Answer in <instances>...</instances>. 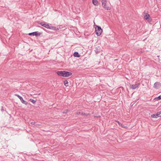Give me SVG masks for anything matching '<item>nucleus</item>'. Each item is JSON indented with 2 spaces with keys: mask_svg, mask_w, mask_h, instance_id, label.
Segmentation results:
<instances>
[{
  "mask_svg": "<svg viewBox=\"0 0 161 161\" xmlns=\"http://www.w3.org/2000/svg\"><path fill=\"white\" fill-rule=\"evenodd\" d=\"M41 26H43L48 29L52 30L54 31H57L58 29L55 26L51 25V24H48L47 23L44 22H41L39 23Z\"/></svg>",
  "mask_w": 161,
  "mask_h": 161,
  "instance_id": "nucleus-1",
  "label": "nucleus"
},
{
  "mask_svg": "<svg viewBox=\"0 0 161 161\" xmlns=\"http://www.w3.org/2000/svg\"><path fill=\"white\" fill-rule=\"evenodd\" d=\"M94 26H95V28L96 34L97 36H100L103 32V30L100 26L96 25H94Z\"/></svg>",
  "mask_w": 161,
  "mask_h": 161,
  "instance_id": "nucleus-2",
  "label": "nucleus"
},
{
  "mask_svg": "<svg viewBox=\"0 0 161 161\" xmlns=\"http://www.w3.org/2000/svg\"><path fill=\"white\" fill-rule=\"evenodd\" d=\"M143 15L144 19H146L148 22L151 23L152 22V19L150 18L149 14L147 11H144L143 13Z\"/></svg>",
  "mask_w": 161,
  "mask_h": 161,
  "instance_id": "nucleus-3",
  "label": "nucleus"
},
{
  "mask_svg": "<svg viewBox=\"0 0 161 161\" xmlns=\"http://www.w3.org/2000/svg\"><path fill=\"white\" fill-rule=\"evenodd\" d=\"M14 95L15 96L18 97L19 99L21 101V102L22 103L25 104L26 105H27L28 104V103L27 102L24 100H23V97H22L20 96L17 94H15Z\"/></svg>",
  "mask_w": 161,
  "mask_h": 161,
  "instance_id": "nucleus-4",
  "label": "nucleus"
},
{
  "mask_svg": "<svg viewBox=\"0 0 161 161\" xmlns=\"http://www.w3.org/2000/svg\"><path fill=\"white\" fill-rule=\"evenodd\" d=\"M42 33H40L38 31H35L28 34L29 36H35L36 37L40 36L42 34Z\"/></svg>",
  "mask_w": 161,
  "mask_h": 161,
  "instance_id": "nucleus-5",
  "label": "nucleus"
},
{
  "mask_svg": "<svg viewBox=\"0 0 161 161\" xmlns=\"http://www.w3.org/2000/svg\"><path fill=\"white\" fill-rule=\"evenodd\" d=\"M64 77H68L72 75L71 72L65 71H64Z\"/></svg>",
  "mask_w": 161,
  "mask_h": 161,
  "instance_id": "nucleus-6",
  "label": "nucleus"
},
{
  "mask_svg": "<svg viewBox=\"0 0 161 161\" xmlns=\"http://www.w3.org/2000/svg\"><path fill=\"white\" fill-rule=\"evenodd\" d=\"M56 74L59 76L64 77V71H58L56 72Z\"/></svg>",
  "mask_w": 161,
  "mask_h": 161,
  "instance_id": "nucleus-7",
  "label": "nucleus"
},
{
  "mask_svg": "<svg viewBox=\"0 0 161 161\" xmlns=\"http://www.w3.org/2000/svg\"><path fill=\"white\" fill-rule=\"evenodd\" d=\"M140 84V83L136 84H133L130 85V88L133 89H135Z\"/></svg>",
  "mask_w": 161,
  "mask_h": 161,
  "instance_id": "nucleus-8",
  "label": "nucleus"
},
{
  "mask_svg": "<svg viewBox=\"0 0 161 161\" xmlns=\"http://www.w3.org/2000/svg\"><path fill=\"white\" fill-rule=\"evenodd\" d=\"M159 115H158V113L156 114H153L151 115V117L153 118H157L158 117H159Z\"/></svg>",
  "mask_w": 161,
  "mask_h": 161,
  "instance_id": "nucleus-9",
  "label": "nucleus"
},
{
  "mask_svg": "<svg viewBox=\"0 0 161 161\" xmlns=\"http://www.w3.org/2000/svg\"><path fill=\"white\" fill-rule=\"evenodd\" d=\"M73 55L75 57L79 58L80 57V55L79 54V53L77 52H75L74 53Z\"/></svg>",
  "mask_w": 161,
  "mask_h": 161,
  "instance_id": "nucleus-10",
  "label": "nucleus"
},
{
  "mask_svg": "<svg viewBox=\"0 0 161 161\" xmlns=\"http://www.w3.org/2000/svg\"><path fill=\"white\" fill-rule=\"evenodd\" d=\"M92 3L95 6H98V2L97 0H92Z\"/></svg>",
  "mask_w": 161,
  "mask_h": 161,
  "instance_id": "nucleus-11",
  "label": "nucleus"
},
{
  "mask_svg": "<svg viewBox=\"0 0 161 161\" xmlns=\"http://www.w3.org/2000/svg\"><path fill=\"white\" fill-rule=\"evenodd\" d=\"M104 8L106 10H110V8L109 7L107 6L106 4L104 6H103Z\"/></svg>",
  "mask_w": 161,
  "mask_h": 161,
  "instance_id": "nucleus-12",
  "label": "nucleus"
},
{
  "mask_svg": "<svg viewBox=\"0 0 161 161\" xmlns=\"http://www.w3.org/2000/svg\"><path fill=\"white\" fill-rule=\"evenodd\" d=\"M64 84L66 86H68V82L67 80H65L64 81Z\"/></svg>",
  "mask_w": 161,
  "mask_h": 161,
  "instance_id": "nucleus-13",
  "label": "nucleus"
},
{
  "mask_svg": "<svg viewBox=\"0 0 161 161\" xmlns=\"http://www.w3.org/2000/svg\"><path fill=\"white\" fill-rule=\"evenodd\" d=\"M159 83L158 82H156L154 84V87L157 88V85L159 84Z\"/></svg>",
  "mask_w": 161,
  "mask_h": 161,
  "instance_id": "nucleus-14",
  "label": "nucleus"
},
{
  "mask_svg": "<svg viewBox=\"0 0 161 161\" xmlns=\"http://www.w3.org/2000/svg\"><path fill=\"white\" fill-rule=\"evenodd\" d=\"M30 101H31L33 103H35L36 102V100H34L33 99H30Z\"/></svg>",
  "mask_w": 161,
  "mask_h": 161,
  "instance_id": "nucleus-15",
  "label": "nucleus"
},
{
  "mask_svg": "<svg viewBox=\"0 0 161 161\" xmlns=\"http://www.w3.org/2000/svg\"><path fill=\"white\" fill-rule=\"evenodd\" d=\"M120 125L121 126V127H123V128H124L126 129L127 128V126H125L124 125H123V124H121V125Z\"/></svg>",
  "mask_w": 161,
  "mask_h": 161,
  "instance_id": "nucleus-16",
  "label": "nucleus"
},
{
  "mask_svg": "<svg viewBox=\"0 0 161 161\" xmlns=\"http://www.w3.org/2000/svg\"><path fill=\"white\" fill-rule=\"evenodd\" d=\"M69 111L68 110H66L64 111L62 113L63 114H66L69 112Z\"/></svg>",
  "mask_w": 161,
  "mask_h": 161,
  "instance_id": "nucleus-17",
  "label": "nucleus"
},
{
  "mask_svg": "<svg viewBox=\"0 0 161 161\" xmlns=\"http://www.w3.org/2000/svg\"><path fill=\"white\" fill-rule=\"evenodd\" d=\"M89 114H87L86 113H81V115H84V116H88Z\"/></svg>",
  "mask_w": 161,
  "mask_h": 161,
  "instance_id": "nucleus-18",
  "label": "nucleus"
},
{
  "mask_svg": "<svg viewBox=\"0 0 161 161\" xmlns=\"http://www.w3.org/2000/svg\"><path fill=\"white\" fill-rule=\"evenodd\" d=\"M106 3H107V2H103V3H102V6H104L106 4Z\"/></svg>",
  "mask_w": 161,
  "mask_h": 161,
  "instance_id": "nucleus-19",
  "label": "nucleus"
},
{
  "mask_svg": "<svg viewBox=\"0 0 161 161\" xmlns=\"http://www.w3.org/2000/svg\"><path fill=\"white\" fill-rule=\"evenodd\" d=\"M158 100H160L161 99V95L159 96L158 97Z\"/></svg>",
  "mask_w": 161,
  "mask_h": 161,
  "instance_id": "nucleus-20",
  "label": "nucleus"
},
{
  "mask_svg": "<svg viewBox=\"0 0 161 161\" xmlns=\"http://www.w3.org/2000/svg\"><path fill=\"white\" fill-rule=\"evenodd\" d=\"M100 0L102 3H103V2H107L106 0Z\"/></svg>",
  "mask_w": 161,
  "mask_h": 161,
  "instance_id": "nucleus-21",
  "label": "nucleus"
},
{
  "mask_svg": "<svg viewBox=\"0 0 161 161\" xmlns=\"http://www.w3.org/2000/svg\"><path fill=\"white\" fill-rule=\"evenodd\" d=\"M158 115H159V117L161 116V111L158 112Z\"/></svg>",
  "mask_w": 161,
  "mask_h": 161,
  "instance_id": "nucleus-22",
  "label": "nucleus"
},
{
  "mask_svg": "<svg viewBox=\"0 0 161 161\" xmlns=\"http://www.w3.org/2000/svg\"><path fill=\"white\" fill-rule=\"evenodd\" d=\"M116 122H117V123H118V124L119 125H121V123H120L119 121H116Z\"/></svg>",
  "mask_w": 161,
  "mask_h": 161,
  "instance_id": "nucleus-23",
  "label": "nucleus"
},
{
  "mask_svg": "<svg viewBox=\"0 0 161 161\" xmlns=\"http://www.w3.org/2000/svg\"><path fill=\"white\" fill-rule=\"evenodd\" d=\"M81 113H80V112H77V114L78 115H80L81 114Z\"/></svg>",
  "mask_w": 161,
  "mask_h": 161,
  "instance_id": "nucleus-24",
  "label": "nucleus"
},
{
  "mask_svg": "<svg viewBox=\"0 0 161 161\" xmlns=\"http://www.w3.org/2000/svg\"><path fill=\"white\" fill-rule=\"evenodd\" d=\"M31 123L32 125H34L35 124V122H31Z\"/></svg>",
  "mask_w": 161,
  "mask_h": 161,
  "instance_id": "nucleus-25",
  "label": "nucleus"
},
{
  "mask_svg": "<svg viewBox=\"0 0 161 161\" xmlns=\"http://www.w3.org/2000/svg\"><path fill=\"white\" fill-rule=\"evenodd\" d=\"M95 51L96 52L97 54L98 53V51L97 50H95Z\"/></svg>",
  "mask_w": 161,
  "mask_h": 161,
  "instance_id": "nucleus-26",
  "label": "nucleus"
},
{
  "mask_svg": "<svg viewBox=\"0 0 161 161\" xmlns=\"http://www.w3.org/2000/svg\"><path fill=\"white\" fill-rule=\"evenodd\" d=\"M154 100H158V97H155Z\"/></svg>",
  "mask_w": 161,
  "mask_h": 161,
  "instance_id": "nucleus-27",
  "label": "nucleus"
},
{
  "mask_svg": "<svg viewBox=\"0 0 161 161\" xmlns=\"http://www.w3.org/2000/svg\"><path fill=\"white\" fill-rule=\"evenodd\" d=\"M100 116H95L94 117L95 118H96V117H100Z\"/></svg>",
  "mask_w": 161,
  "mask_h": 161,
  "instance_id": "nucleus-28",
  "label": "nucleus"
}]
</instances>
